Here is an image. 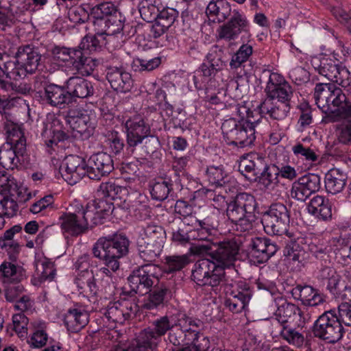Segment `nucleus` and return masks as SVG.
I'll return each instance as SVG.
<instances>
[{"label":"nucleus","instance_id":"nucleus-1","mask_svg":"<svg viewBox=\"0 0 351 351\" xmlns=\"http://www.w3.org/2000/svg\"><path fill=\"white\" fill-rule=\"evenodd\" d=\"M96 210L94 204L88 203L86 208L81 206L74 213H63L58 218L62 233L66 237H78L85 233L90 226L101 223L104 218L101 213L106 209Z\"/></svg>","mask_w":351,"mask_h":351},{"label":"nucleus","instance_id":"nucleus-2","mask_svg":"<svg viewBox=\"0 0 351 351\" xmlns=\"http://www.w3.org/2000/svg\"><path fill=\"white\" fill-rule=\"evenodd\" d=\"M4 130L8 143L0 149V165L6 169H14L26 152V140L19 127L12 122L5 123Z\"/></svg>","mask_w":351,"mask_h":351},{"label":"nucleus","instance_id":"nucleus-3","mask_svg":"<svg viewBox=\"0 0 351 351\" xmlns=\"http://www.w3.org/2000/svg\"><path fill=\"white\" fill-rule=\"evenodd\" d=\"M239 247V243L235 239H228L217 243L197 244L193 246L192 251L195 254H208L217 267L222 268L224 271L226 268L234 266Z\"/></svg>","mask_w":351,"mask_h":351},{"label":"nucleus","instance_id":"nucleus-4","mask_svg":"<svg viewBox=\"0 0 351 351\" xmlns=\"http://www.w3.org/2000/svg\"><path fill=\"white\" fill-rule=\"evenodd\" d=\"M173 328L171 315L162 316L155 319L152 326L141 330L136 338L133 351H155L161 337Z\"/></svg>","mask_w":351,"mask_h":351},{"label":"nucleus","instance_id":"nucleus-5","mask_svg":"<svg viewBox=\"0 0 351 351\" xmlns=\"http://www.w3.org/2000/svg\"><path fill=\"white\" fill-rule=\"evenodd\" d=\"M130 241L122 234H114L100 237L93 247L95 257L101 260L119 262L128 252Z\"/></svg>","mask_w":351,"mask_h":351},{"label":"nucleus","instance_id":"nucleus-6","mask_svg":"<svg viewBox=\"0 0 351 351\" xmlns=\"http://www.w3.org/2000/svg\"><path fill=\"white\" fill-rule=\"evenodd\" d=\"M311 64L318 74L326 77L330 81L342 86L343 88L351 83L350 71L339 64L335 57L326 56H313Z\"/></svg>","mask_w":351,"mask_h":351},{"label":"nucleus","instance_id":"nucleus-7","mask_svg":"<svg viewBox=\"0 0 351 351\" xmlns=\"http://www.w3.org/2000/svg\"><path fill=\"white\" fill-rule=\"evenodd\" d=\"M254 123H239L236 117H232L223 121L221 130L228 144L244 147L251 145L254 141Z\"/></svg>","mask_w":351,"mask_h":351},{"label":"nucleus","instance_id":"nucleus-8","mask_svg":"<svg viewBox=\"0 0 351 351\" xmlns=\"http://www.w3.org/2000/svg\"><path fill=\"white\" fill-rule=\"evenodd\" d=\"M106 77L112 88L119 93L130 92L133 88L134 80L119 56L111 54L106 58Z\"/></svg>","mask_w":351,"mask_h":351},{"label":"nucleus","instance_id":"nucleus-9","mask_svg":"<svg viewBox=\"0 0 351 351\" xmlns=\"http://www.w3.org/2000/svg\"><path fill=\"white\" fill-rule=\"evenodd\" d=\"M160 267L154 264L141 266L128 277V281L132 291L140 295H144L151 291L153 286L158 285Z\"/></svg>","mask_w":351,"mask_h":351},{"label":"nucleus","instance_id":"nucleus-10","mask_svg":"<svg viewBox=\"0 0 351 351\" xmlns=\"http://www.w3.org/2000/svg\"><path fill=\"white\" fill-rule=\"evenodd\" d=\"M289 218L287 206L282 203H275L264 213L261 222L267 234L282 235L287 231Z\"/></svg>","mask_w":351,"mask_h":351},{"label":"nucleus","instance_id":"nucleus-11","mask_svg":"<svg viewBox=\"0 0 351 351\" xmlns=\"http://www.w3.org/2000/svg\"><path fill=\"white\" fill-rule=\"evenodd\" d=\"M315 104L321 110L326 113L332 112V107L337 108V112L346 101V95L342 90L335 84L319 83L314 89Z\"/></svg>","mask_w":351,"mask_h":351},{"label":"nucleus","instance_id":"nucleus-12","mask_svg":"<svg viewBox=\"0 0 351 351\" xmlns=\"http://www.w3.org/2000/svg\"><path fill=\"white\" fill-rule=\"evenodd\" d=\"M225 271L217 267L212 260L204 258L197 261L192 269L191 278L198 285L218 287L223 280Z\"/></svg>","mask_w":351,"mask_h":351},{"label":"nucleus","instance_id":"nucleus-13","mask_svg":"<svg viewBox=\"0 0 351 351\" xmlns=\"http://www.w3.org/2000/svg\"><path fill=\"white\" fill-rule=\"evenodd\" d=\"M343 332L342 325L337 315L331 312H325L314 323V335L330 343H334L341 339Z\"/></svg>","mask_w":351,"mask_h":351},{"label":"nucleus","instance_id":"nucleus-14","mask_svg":"<svg viewBox=\"0 0 351 351\" xmlns=\"http://www.w3.org/2000/svg\"><path fill=\"white\" fill-rule=\"evenodd\" d=\"M226 298L225 306L234 313L243 311L247 306L252 292L249 286L243 281H234L225 287Z\"/></svg>","mask_w":351,"mask_h":351},{"label":"nucleus","instance_id":"nucleus-15","mask_svg":"<svg viewBox=\"0 0 351 351\" xmlns=\"http://www.w3.org/2000/svg\"><path fill=\"white\" fill-rule=\"evenodd\" d=\"M60 173L69 184L73 185L86 176L89 178L88 162L78 156H67L60 167Z\"/></svg>","mask_w":351,"mask_h":351},{"label":"nucleus","instance_id":"nucleus-16","mask_svg":"<svg viewBox=\"0 0 351 351\" xmlns=\"http://www.w3.org/2000/svg\"><path fill=\"white\" fill-rule=\"evenodd\" d=\"M249 30L250 22L245 14L234 10L229 21L217 29V37L230 42L237 39L242 32L247 33Z\"/></svg>","mask_w":351,"mask_h":351},{"label":"nucleus","instance_id":"nucleus-17","mask_svg":"<svg viewBox=\"0 0 351 351\" xmlns=\"http://www.w3.org/2000/svg\"><path fill=\"white\" fill-rule=\"evenodd\" d=\"M138 311V306L133 300L123 299L110 302L101 309V313L114 323L123 324Z\"/></svg>","mask_w":351,"mask_h":351},{"label":"nucleus","instance_id":"nucleus-18","mask_svg":"<svg viewBox=\"0 0 351 351\" xmlns=\"http://www.w3.org/2000/svg\"><path fill=\"white\" fill-rule=\"evenodd\" d=\"M320 187V176L315 173H308L292 183L290 196L297 201L304 202L313 193L317 192Z\"/></svg>","mask_w":351,"mask_h":351},{"label":"nucleus","instance_id":"nucleus-19","mask_svg":"<svg viewBox=\"0 0 351 351\" xmlns=\"http://www.w3.org/2000/svg\"><path fill=\"white\" fill-rule=\"evenodd\" d=\"M290 109V104L272 100V99H265L259 106L261 114L269 115L273 120L280 122V131H285L289 126L288 115Z\"/></svg>","mask_w":351,"mask_h":351},{"label":"nucleus","instance_id":"nucleus-20","mask_svg":"<svg viewBox=\"0 0 351 351\" xmlns=\"http://www.w3.org/2000/svg\"><path fill=\"white\" fill-rule=\"evenodd\" d=\"M126 133V149L136 146L144 137L151 133L150 127L143 117L135 114L129 117L125 122Z\"/></svg>","mask_w":351,"mask_h":351},{"label":"nucleus","instance_id":"nucleus-21","mask_svg":"<svg viewBox=\"0 0 351 351\" xmlns=\"http://www.w3.org/2000/svg\"><path fill=\"white\" fill-rule=\"evenodd\" d=\"M52 58L58 64L68 63L80 73H84V67L89 61L80 49L55 47L51 51Z\"/></svg>","mask_w":351,"mask_h":351},{"label":"nucleus","instance_id":"nucleus-22","mask_svg":"<svg viewBox=\"0 0 351 351\" xmlns=\"http://www.w3.org/2000/svg\"><path fill=\"white\" fill-rule=\"evenodd\" d=\"M42 136L46 145L51 147L68 138L60 119L55 114L51 113L47 115L43 122Z\"/></svg>","mask_w":351,"mask_h":351},{"label":"nucleus","instance_id":"nucleus-23","mask_svg":"<svg viewBox=\"0 0 351 351\" xmlns=\"http://www.w3.org/2000/svg\"><path fill=\"white\" fill-rule=\"evenodd\" d=\"M89 178L99 180L102 176L108 175L114 169V163L111 156L106 152H99L92 155L88 160Z\"/></svg>","mask_w":351,"mask_h":351},{"label":"nucleus","instance_id":"nucleus-24","mask_svg":"<svg viewBox=\"0 0 351 351\" xmlns=\"http://www.w3.org/2000/svg\"><path fill=\"white\" fill-rule=\"evenodd\" d=\"M66 121L73 131L80 134L88 136L93 130L90 117L86 110L79 108H71L67 112Z\"/></svg>","mask_w":351,"mask_h":351},{"label":"nucleus","instance_id":"nucleus-25","mask_svg":"<svg viewBox=\"0 0 351 351\" xmlns=\"http://www.w3.org/2000/svg\"><path fill=\"white\" fill-rule=\"evenodd\" d=\"M250 254L259 263L267 262L278 250L275 242L266 237H255L250 242Z\"/></svg>","mask_w":351,"mask_h":351},{"label":"nucleus","instance_id":"nucleus-26","mask_svg":"<svg viewBox=\"0 0 351 351\" xmlns=\"http://www.w3.org/2000/svg\"><path fill=\"white\" fill-rule=\"evenodd\" d=\"M160 146L158 138L151 133L141 141L136 146L126 149L127 154L136 159H143L147 156L158 158L157 152Z\"/></svg>","mask_w":351,"mask_h":351},{"label":"nucleus","instance_id":"nucleus-27","mask_svg":"<svg viewBox=\"0 0 351 351\" xmlns=\"http://www.w3.org/2000/svg\"><path fill=\"white\" fill-rule=\"evenodd\" d=\"M18 64L24 69L26 73H33L38 68L41 55L35 48L25 45L20 47L16 53Z\"/></svg>","mask_w":351,"mask_h":351},{"label":"nucleus","instance_id":"nucleus-28","mask_svg":"<svg viewBox=\"0 0 351 351\" xmlns=\"http://www.w3.org/2000/svg\"><path fill=\"white\" fill-rule=\"evenodd\" d=\"M89 314L85 308L75 305L68 309L64 317V323L69 331L77 332L88 323Z\"/></svg>","mask_w":351,"mask_h":351},{"label":"nucleus","instance_id":"nucleus-29","mask_svg":"<svg viewBox=\"0 0 351 351\" xmlns=\"http://www.w3.org/2000/svg\"><path fill=\"white\" fill-rule=\"evenodd\" d=\"M291 294L306 306H317L325 302L324 294L309 285H297L292 289Z\"/></svg>","mask_w":351,"mask_h":351},{"label":"nucleus","instance_id":"nucleus-30","mask_svg":"<svg viewBox=\"0 0 351 351\" xmlns=\"http://www.w3.org/2000/svg\"><path fill=\"white\" fill-rule=\"evenodd\" d=\"M65 88L70 95L71 100L73 97L84 99L92 96L94 93L92 83L79 76L70 77L65 82Z\"/></svg>","mask_w":351,"mask_h":351},{"label":"nucleus","instance_id":"nucleus-31","mask_svg":"<svg viewBox=\"0 0 351 351\" xmlns=\"http://www.w3.org/2000/svg\"><path fill=\"white\" fill-rule=\"evenodd\" d=\"M258 178V184L263 190L272 195H280L281 186L276 166L265 165Z\"/></svg>","mask_w":351,"mask_h":351},{"label":"nucleus","instance_id":"nucleus-32","mask_svg":"<svg viewBox=\"0 0 351 351\" xmlns=\"http://www.w3.org/2000/svg\"><path fill=\"white\" fill-rule=\"evenodd\" d=\"M43 100L53 107L62 108V106L71 102L70 95L64 86L51 84L45 87Z\"/></svg>","mask_w":351,"mask_h":351},{"label":"nucleus","instance_id":"nucleus-33","mask_svg":"<svg viewBox=\"0 0 351 351\" xmlns=\"http://www.w3.org/2000/svg\"><path fill=\"white\" fill-rule=\"evenodd\" d=\"M347 174L337 168L330 169L325 175V187L328 193L336 195L341 193L346 186Z\"/></svg>","mask_w":351,"mask_h":351},{"label":"nucleus","instance_id":"nucleus-34","mask_svg":"<svg viewBox=\"0 0 351 351\" xmlns=\"http://www.w3.org/2000/svg\"><path fill=\"white\" fill-rule=\"evenodd\" d=\"M206 13L210 20L221 23L231 14L232 9L226 0H212L207 5Z\"/></svg>","mask_w":351,"mask_h":351},{"label":"nucleus","instance_id":"nucleus-35","mask_svg":"<svg viewBox=\"0 0 351 351\" xmlns=\"http://www.w3.org/2000/svg\"><path fill=\"white\" fill-rule=\"evenodd\" d=\"M308 213L319 219L326 221L332 217V206L328 199L322 195L313 197L307 206Z\"/></svg>","mask_w":351,"mask_h":351},{"label":"nucleus","instance_id":"nucleus-36","mask_svg":"<svg viewBox=\"0 0 351 351\" xmlns=\"http://www.w3.org/2000/svg\"><path fill=\"white\" fill-rule=\"evenodd\" d=\"M262 163L256 155H247L241 158L239 164V171L249 181H256L260 173L259 164Z\"/></svg>","mask_w":351,"mask_h":351},{"label":"nucleus","instance_id":"nucleus-37","mask_svg":"<svg viewBox=\"0 0 351 351\" xmlns=\"http://www.w3.org/2000/svg\"><path fill=\"white\" fill-rule=\"evenodd\" d=\"M31 326L33 331L27 340L28 344L32 348L44 347L49 339L47 324L43 320L36 319L31 323Z\"/></svg>","mask_w":351,"mask_h":351},{"label":"nucleus","instance_id":"nucleus-38","mask_svg":"<svg viewBox=\"0 0 351 351\" xmlns=\"http://www.w3.org/2000/svg\"><path fill=\"white\" fill-rule=\"evenodd\" d=\"M102 261L104 262L105 266L99 268L96 276L101 280V287L106 289L108 286L116 282L117 279V271L120 267V262L109 260Z\"/></svg>","mask_w":351,"mask_h":351},{"label":"nucleus","instance_id":"nucleus-39","mask_svg":"<svg viewBox=\"0 0 351 351\" xmlns=\"http://www.w3.org/2000/svg\"><path fill=\"white\" fill-rule=\"evenodd\" d=\"M173 328H176L187 333H194L199 330L202 323L199 319H193L182 313L171 315Z\"/></svg>","mask_w":351,"mask_h":351},{"label":"nucleus","instance_id":"nucleus-40","mask_svg":"<svg viewBox=\"0 0 351 351\" xmlns=\"http://www.w3.org/2000/svg\"><path fill=\"white\" fill-rule=\"evenodd\" d=\"M171 180L159 178L149 183L150 194L152 199L162 202L166 199L173 189Z\"/></svg>","mask_w":351,"mask_h":351},{"label":"nucleus","instance_id":"nucleus-41","mask_svg":"<svg viewBox=\"0 0 351 351\" xmlns=\"http://www.w3.org/2000/svg\"><path fill=\"white\" fill-rule=\"evenodd\" d=\"M192 227L189 218L184 219L180 222L178 226L172 229L173 241L180 245H186L194 239Z\"/></svg>","mask_w":351,"mask_h":351},{"label":"nucleus","instance_id":"nucleus-42","mask_svg":"<svg viewBox=\"0 0 351 351\" xmlns=\"http://www.w3.org/2000/svg\"><path fill=\"white\" fill-rule=\"evenodd\" d=\"M75 284L80 290L95 295L98 291V287L95 282L94 274L90 271H82L75 278Z\"/></svg>","mask_w":351,"mask_h":351},{"label":"nucleus","instance_id":"nucleus-43","mask_svg":"<svg viewBox=\"0 0 351 351\" xmlns=\"http://www.w3.org/2000/svg\"><path fill=\"white\" fill-rule=\"evenodd\" d=\"M136 245L140 257L147 262L154 261L160 256L163 248L160 242L152 244L141 240L140 244Z\"/></svg>","mask_w":351,"mask_h":351},{"label":"nucleus","instance_id":"nucleus-44","mask_svg":"<svg viewBox=\"0 0 351 351\" xmlns=\"http://www.w3.org/2000/svg\"><path fill=\"white\" fill-rule=\"evenodd\" d=\"M190 262L187 254L167 256L164 261V270L166 273H175L182 269Z\"/></svg>","mask_w":351,"mask_h":351},{"label":"nucleus","instance_id":"nucleus-45","mask_svg":"<svg viewBox=\"0 0 351 351\" xmlns=\"http://www.w3.org/2000/svg\"><path fill=\"white\" fill-rule=\"evenodd\" d=\"M300 313V309L296 305L284 301L275 313L276 319L282 325H287L289 319L293 315Z\"/></svg>","mask_w":351,"mask_h":351},{"label":"nucleus","instance_id":"nucleus-46","mask_svg":"<svg viewBox=\"0 0 351 351\" xmlns=\"http://www.w3.org/2000/svg\"><path fill=\"white\" fill-rule=\"evenodd\" d=\"M280 335L289 344L296 348H301L304 343V335L288 325H283L280 330Z\"/></svg>","mask_w":351,"mask_h":351},{"label":"nucleus","instance_id":"nucleus-47","mask_svg":"<svg viewBox=\"0 0 351 351\" xmlns=\"http://www.w3.org/2000/svg\"><path fill=\"white\" fill-rule=\"evenodd\" d=\"M293 96V90L291 86L287 82L282 84V86L271 90L267 93L265 99H272V100L279 101L290 104V101Z\"/></svg>","mask_w":351,"mask_h":351},{"label":"nucleus","instance_id":"nucleus-48","mask_svg":"<svg viewBox=\"0 0 351 351\" xmlns=\"http://www.w3.org/2000/svg\"><path fill=\"white\" fill-rule=\"evenodd\" d=\"M165 231L162 226L152 223L141 226L138 231L137 237H151L161 241L162 239H165Z\"/></svg>","mask_w":351,"mask_h":351},{"label":"nucleus","instance_id":"nucleus-49","mask_svg":"<svg viewBox=\"0 0 351 351\" xmlns=\"http://www.w3.org/2000/svg\"><path fill=\"white\" fill-rule=\"evenodd\" d=\"M36 271L40 275V282L51 281L55 276L56 269L53 263L46 258L39 259L36 262Z\"/></svg>","mask_w":351,"mask_h":351},{"label":"nucleus","instance_id":"nucleus-50","mask_svg":"<svg viewBox=\"0 0 351 351\" xmlns=\"http://www.w3.org/2000/svg\"><path fill=\"white\" fill-rule=\"evenodd\" d=\"M91 15L97 20H104L106 21L108 19L112 18V16L118 15V13L112 3L104 2L93 8Z\"/></svg>","mask_w":351,"mask_h":351},{"label":"nucleus","instance_id":"nucleus-51","mask_svg":"<svg viewBox=\"0 0 351 351\" xmlns=\"http://www.w3.org/2000/svg\"><path fill=\"white\" fill-rule=\"evenodd\" d=\"M159 8L154 0H143L139 5V12L142 19L147 22H152L159 15Z\"/></svg>","mask_w":351,"mask_h":351},{"label":"nucleus","instance_id":"nucleus-52","mask_svg":"<svg viewBox=\"0 0 351 351\" xmlns=\"http://www.w3.org/2000/svg\"><path fill=\"white\" fill-rule=\"evenodd\" d=\"M234 200L247 215H254L257 203L252 195L247 193H241L237 195Z\"/></svg>","mask_w":351,"mask_h":351},{"label":"nucleus","instance_id":"nucleus-53","mask_svg":"<svg viewBox=\"0 0 351 351\" xmlns=\"http://www.w3.org/2000/svg\"><path fill=\"white\" fill-rule=\"evenodd\" d=\"M19 211L18 203L11 196L0 195V217H12Z\"/></svg>","mask_w":351,"mask_h":351},{"label":"nucleus","instance_id":"nucleus-54","mask_svg":"<svg viewBox=\"0 0 351 351\" xmlns=\"http://www.w3.org/2000/svg\"><path fill=\"white\" fill-rule=\"evenodd\" d=\"M253 53V47L249 44H243L237 52L232 56L230 62V66L232 69H235L241 66L246 62Z\"/></svg>","mask_w":351,"mask_h":351},{"label":"nucleus","instance_id":"nucleus-55","mask_svg":"<svg viewBox=\"0 0 351 351\" xmlns=\"http://www.w3.org/2000/svg\"><path fill=\"white\" fill-rule=\"evenodd\" d=\"M3 77H5V76H4L3 72L0 69V89L10 95H13L14 93L26 95L29 93L31 88L27 84L4 82L3 80H2Z\"/></svg>","mask_w":351,"mask_h":351},{"label":"nucleus","instance_id":"nucleus-56","mask_svg":"<svg viewBox=\"0 0 351 351\" xmlns=\"http://www.w3.org/2000/svg\"><path fill=\"white\" fill-rule=\"evenodd\" d=\"M14 262L4 261L0 266V273L4 282H12L19 279L20 267Z\"/></svg>","mask_w":351,"mask_h":351},{"label":"nucleus","instance_id":"nucleus-57","mask_svg":"<svg viewBox=\"0 0 351 351\" xmlns=\"http://www.w3.org/2000/svg\"><path fill=\"white\" fill-rule=\"evenodd\" d=\"M208 181L213 185L221 186L226 182V173L221 166H209L206 171Z\"/></svg>","mask_w":351,"mask_h":351},{"label":"nucleus","instance_id":"nucleus-58","mask_svg":"<svg viewBox=\"0 0 351 351\" xmlns=\"http://www.w3.org/2000/svg\"><path fill=\"white\" fill-rule=\"evenodd\" d=\"M0 69L3 72L4 76H5V77L2 79L4 82H8V78L16 79L26 75L22 66L18 64L16 60L15 61L9 60L5 62L3 64V68L0 66Z\"/></svg>","mask_w":351,"mask_h":351},{"label":"nucleus","instance_id":"nucleus-59","mask_svg":"<svg viewBox=\"0 0 351 351\" xmlns=\"http://www.w3.org/2000/svg\"><path fill=\"white\" fill-rule=\"evenodd\" d=\"M195 334L187 333L176 328H172L168 335V340L175 346H180L184 344H189L191 336Z\"/></svg>","mask_w":351,"mask_h":351},{"label":"nucleus","instance_id":"nucleus-60","mask_svg":"<svg viewBox=\"0 0 351 351\" xmlns=\"http://www.w3.org/2000/svg\"><path fill=\"white\" fill-rule=\"evenodd\" d=\"M122 189L115 184L114 182H102L98 190H97V196L101 198H109L110 199H114L117 198V195L119 192H121Z\"/></svg>","mask_w":351,"mask_h":351},{"label":"nucleus","instance_id":"nucleus-61","mask_svg":"<svg viewBox=\"0 0 351 351\" xmlns=\"http://www.w3.org/2000/svg\"><path fill=\"white\" fill-rule=\"evenodd\" d=\"M9 195L11 197L19 204H23L29 201L32 197V195L29 190L23 186H18L16 184L11 185V188L9 189Z\"/></svg>","mask_w":351,"mask_h":351},{"label":"nucleus","instance_id":"nucleus-62","mask_svg":"<svg viewBox=\"0 0 351 351\" xmlns=\"http://www.w3.org/2000/svg\"><path fill=\"white\" fill-rule=\"evenodd\" d=\"M167 291V289L164 286L157 287L149 295L147 302L144 304L145 307L147 309H152L161 304Z\"/></svg>","mask_w":351,"mask_h":351},{"label":"nucleus","instance_id":"nucleus-63","mask_svg":"<svg viewBox=\"0 0 351 351\" xmlns=\"http://www.w3.org/2000/svg\"><path fill=\"white\" fill-rule=\"evenodd\" d=\"M13 329L21 338L27 335L28 319L23 313L15 314L12 317Z\"/></svg>","mask_w":351,"mask_h":351},{"label":"nucleus","instance_id":"nucleus-64","mask_svg":"<svg viewBox=\"0 0 351 351\" xmlns=\"http://www.w3.org/2000/svg\"><path fill=\"white\" fill-rule=\"evenodd\" d=\"M223 55V51L217 47H213L206 56L208 64L216 71H221L224 66Z\"/></svg>","mask_w":351,"mask_h":351}]
</instances>
